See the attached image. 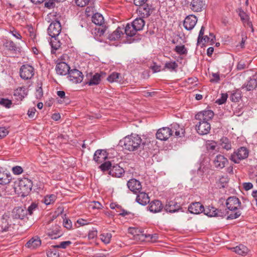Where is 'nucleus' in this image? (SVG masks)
Returning <instances> with one entry per match:
<instances>
[{"label": "nucleus", "mask_w": 257, "mask_h": 257, "mask_svg": "<svg viewBox=\"0 0 257 257\" xmlns=\"http://www.w3.org/2000/svg\"><path fill=\"white\" fill-rule=\"evenodd\" d=\"M123 143L124 148L130 151H134L141 148L144 145L142 140L139 135H131L127 136L120 141Z\"/></svg>", "instance_id": "f257e3e1"}, {"label": "nucleus", "mask_w": 257, "mask_h": 257, "mask_svg": "<svg viewBox=\"0 0 257 257\" xmlns=\"http://www.w3.org/2000/svg\"><path fill=\"white\" fill-rule=\"evenodd\" d=\"M248 156V150L245 147H241L231 154L230 159L234 163H239L241 160L246 159Z\"/></svg>", "instance_id": "f03ea898"}, {"label": "nucleus", "mask_w": 257, "mask_h": 257, "mask_svg": "<svg viewBox=\"0 0 257 257\" xmlns=\"http://www.w3.org/2000/svg\"><path fill=\"white\" fill-rule=\"evenodd\" d=\"M20 76L25 80L31 79L34 74V68L29 65H23L20 69Z\"/></svg>", "instance_id": "7ed1b4c3"}, {"label": "nucleus", "mask_w": 257, "mask_h": 257, "mask_svg": "<svg viewBox=\"0 0 257 257\" xmlns=\"http://www.w3.org/2000/svg\"><path fill=\"white\" fill-rule=\"evenodd\" d=\"M61 31V24L57 21L52 22L48 28V33L52 38L57 37L59 35Z\"/></svg>", "instance_id": "20e7f679"}, {"label": "nucleus", "mask_w": 257, "mask_h": 257, "mask_svg": "<svg viewBox=\"0 0 257 257\" xmlns=\"http://www.w3.org/2000/svg\"><path fill=\"white\" fill-rule=\"evenodd\" d=\"M210 128V124L207 121H198V122L196 124V130L197 133L201 135L208 134Z\"/></svg>", "instance_id": "39448f33"}, {"label": "nucleus", "mask_w": 257, "mask_h": 257, "mask_svg": "<svg viewBox=\"0 0 257 257\" xmlns=\"http://www.w3.org/2000/svg\"><path fill=\"white\" fill-rule=\"evenodd\" d=\"M241 203L238 198L235 196L229 197L226 202L227 208L231 211H235L240 207Z\"/></svg>", "instance_id": "423d86ee"}, {"label": "nucleus", "mask_w": 257, "mask_h": 257, "mask_svg": "<svg viewBox=\"0 0 257 257\" xmlns=\"http://www.w3.org/2000/svg\"><path fill=\"white\" fill-rule=\"evenodd\" d=\"M197 22V17L193 15H190L185 18L184 20L183 26L185 29L190 31L194 28Z\"/></svg>", "instance_id": "0eeeda50"}, {"label": "nucleus", "mask_w": 257, "mask_h": 257, "mask_svg": "<svg viewBox=\"0 0 257 257\" xmlns=\"http://www.w3.org/2000/svg\"><path fill=\"white\" fill-rule=\"evenodd\" d=\"M214 116V112L211 110H204L195 115V118L198 121H207L210 120Z\"/></svg>", "instance_id": "6e6552de"}, {"label": "nucleus", "mask_w": 257, "mask_h": 257, "mask_svg": "<svg viewBox=\"0 0 257 257\" xmlns=\"http://www.w3.org/2000/svg\"><path fill=\"white\" fill-rule=\"evenodd\" d=\"M19 187L22 193H28L32 189V183L31 180L24 178L19 181Z\"/></svg>", "instance_id": "1a4fd4ad"}, {"label": "nucleus", "mask_w": 257, "mask_h": 257, "mask_svg": "<svg viewBox=\"0 0 257 257\" xmlns=\"http://www.w3.org/2000/svg\"><path fill=\"white\" fill-rule=\"evenodd\" d=\"M127 186L129 189L134 193L140 192L142 189L141 183L136 179H131L128 181Z\"/></svg>", "instance_id": "9d476101"}, {"label": "nucleus", "mask_w": 257, "mask_h": 257, "mask_svg": "<svg viewBox=\"0 0 257 257\" xmlns=\"http://www.w3.org/2000/svg\"><path fill=\"white\" fill-rule=\"evenodd\" d=\"M82 206L83 207L87 208L90 212L93 213H95L102 207V204L98 201H85L83 202Z\"/></svg>", "instance_id": "9b49d317"}, {"label": "nucleus", "mask_w": 257, "mask_h": 257, "mask_svg": "<svg viewBox=\"0 0 257 257\" xmlns=\"http://www.w3.org/2000/svg\"><path fill=\"white\" fill-rule=\"evenodd\" d=\"M228 162L227 159L223 155L218 154L213 159V165L217 169L223 168Z\"/></svg>", "instance_id": "f8f14e48"}, {"label": "nucleus", "mask_w": 257, "mask_h": 257, "mask_svg": "<svg viewBox=\"0 0 257 257\" xmlns=\"http://www.w3.org/2000/svg\"><path fill=\"white\" fill-rule=\"evenodd\" d=\"M171 136V130L170 127H164L158 130L156 137L160 140H167Z\"/></svg>", "instance_id": "ddd939ff"}, {"label": "nucleus", "mask_w": 257, "mask_h": 257, "mask_svg": "<svg viewBox=\"0 0 257 257\" xmlns=\"http://www.w3.org/2000/svg\"><path fill=\"white\" fill-rule=\"evenodd\" d=\"M55 69L58 74L66 75L70 70V67L65 62H60L57 64Z\"/></svg>", "instance_id": "4468645a"}, {"label": "nucleus", "mask_w": 257, "mask_h": 257, "mask_svg": "<svg viewBox=\"0 0 257 257\" xmlns=\"http://www.w3.org/2000/svg\"><path fill=\"white\" fill-rule=\"evenodd\" d=\"M170 130H171V136L173 134L175 133V136L177 137H183L185 135V129L183 127H181L179 124L176 123H174L171 125Z\"/></svg>", "instance_id": "2eb2a0df"}, {"label": "nucleus", "mask_w": 257, "mask_h": 257, "mask_svg": "<svg viewBox=\"0 0 257 257\" xmlns=\"http://www.w3.org/2000/svg\"><path fill=\"white\" fill-rule=\"evenodd\" d=\"M69 80L73 83L77 84L80 80V71L76 68L70 69L68 73Z\"/></svg>", "instance_id": "dca6fc26"}, {"label": "nucleus", "mask_w": 257, "mask_h": 257, "mask_svg": "<svg viewBox=\"0 0 257 257\" xmlns=\"http://www.w3.org/2000/svg\"><path fill=\"white\" fill-rule=\"evenodd\" d=\"M27 214V209L22 207H16L12 212V216L15 219H23Z\"/></svg>", "instance_id": "f3484780"}, {"label": "nucleus", "mask_w": 257, "mask_h": 257, "mask_svg": "<svg viewBox=\"0 0 257 257\" xmlns=\"http://www.w3.org/2000/svg\"><path fill=\"white\" fill-rule=\"evenodd\" d=\"M107 158L106 152L103 150H97L94 155L93 159L98 163H102Z\"/></svg>", "instance_id": "a211bd4d"}, {"label": "nucleus", "mask_w": 257, "mask_h": 257, "mask_svg": "<svg viewBox=\"0 0 257 257\" xmlns=\"http://www.w3.org/2000/svg\"><path fill=\"white\" fill-rule=\"evenodd\" d=\"M204 206L200 202L192 203L188 207L189 211L193 214H199L203 212Z\"/></svg>", "instance_id": "6ab92c4d"}, {"label": "nucleus", "mask_w": 257, "mask_h": 257, "mask_svg": "<svg viewBox=\"0 0 257 257\" xmlns=\"http://www.w3.org/2000/svg\"><path fill=\"white\" fill-rule=\"evenodd\" d=\"M180 206L175 201H168L165 206V210L167 212L174 213L178 211Z\"/></svg>", "instance_id": "aec40b11"}, {"label": "nucleus", "mask_w": 257, "mask_h": 257, "mask_svg": "<svg viewBox=\"0 0 257 257\" xmlns=\"http://www.w3.org/2000/svg\"><path fill=\"white\" fill-rule=\"evenodd\" d=\"M149 207L151 212L157 213L162 210L163 206L160 201L155 200L150 203Z\"/></svg>", "instance_id": "412c9836"}, {"label": "nucleus", "mask_w": 257, "mask_h": 257, "mask_svg": "<svg viewBox=\"0 0 257 257\" xmlns=\"http://www.w3.org/2000/svg\"><path fill=\"white\" fill-rule=\"evenodd\" d=\"M229 249L235 252L236 254L242 256L247 255L249 251L247 247L243 244H239L236 247H231Z\"/></svg>", "instance_id": "4be33fe9"}, {"label": "nucleus", "mask_w": 257, "mask_h": 257, "mask_svg": "<svg viewBox=\"0 0 257 257\" xmlns=\"http://www.w3.org/2000/svg\"><path fill=\"white\" fill-rule=\"evenodd\" d=\"M124 173V170L119 165L113 166L109 170V174L113 177L119 178Z\"/></svg>", "instance_id": "5701e85b"}, {"label": "nucleus", "mask_w": 257, "mask_h": 257, "mask_svg": "<svg viewBox=\"0 0 257 257\" xmlns=\"http://www.w3.org/2000/svg\"><path fill=\"white\" fill-rule=\"evenodd\" d=\"M41 244V239L38 237H33L26 244V246L30 249H35Z\"/></svg>", "instance_id": "b1692460"}, {"label": "nucleus", "mask_w": 257, "mask_h": 257, "mask_svg": "<svg viewBox=\"0 0 257 257\" xmlns=\"http://www.w3.org/2000/svg\"><path fill=\"white\" fill-rule=\"evenodd\" d=\"M60 227L57 225H55L50 229L48 232V235L51 237L52 239H56L60 237L62 235V233L60 230Z\"/></svg>", "instance_id": "393cba45"}, {"label": "nucleus", "mask_w": 257, "mask_h": 257, "mask_svg": "<svg viewBox=\"0 0 257 257\" xmlns=\"http://www.w3.org/2000/svg\"><path fill=\"white\" fill-rule=\"evenodd\" d=\"M204 5L203 0H192L190 6L192 11L198 12L202 10Z\"/></svg>", "instance_id": "a878e982"}, {"label": "nucleus", "mask_w": 257, "mask_h": 257, "mask_svg": "<svg viewBox=\"0 0 257 257\" xmlns=\"http://www.w3.org/2000/svg\"><path fill=\"white\" fill-rule=\"evenodd\" d=\"M136 198V201L142 205H146L150 202V197L145 192H139Z\"/></svg>", "instance_id": "bb28decb"}, {"label": "nucleus", "mask_w": 257, "mask_h": 257, "mask_svg": "<svg viewBox=\"0 0 257 257\" xmlns=\"http://www.w3.org/2000/svg\"><path fill=\"white\" fill-rule=\"evenodd\" d=\"M27 95V90L25 86L18 88L14 91V96L17 97L18 100H22Z\"/></svg>", "instance_id": "cd10ccee"}, {"label": "nucleus", "mask_w": 257, "mask_h": 257, "mask_svg": "<svg viewBox=\"0 0 257 257\" xmlns=\"http://www.w3.org/2000/svg\"><path fill=\"white\" fill-rule=\"evenodd\" d=\"M9 218V217L6 214H4L2 216L0 223V226L1 227L2 231H7L8 230L10 226Z\"/></svg>", "instance_id": "c85d7f7f"}, {"label": "nucleus", "mask_w": 257, "mask_h": 257, "mask_svg": "<svg viewBox=\"0 0 257 257\" xmlns=\"http://www.w3.org/2000/svg\"><path fill=\"white\" fill-rule=\"evenodd\" d=\"M145 21L142 18H137L131 24L136 31H139L143 29L145 26Z\"/></svg>", "instance_id": "c756f323"}, {"label": "nucleus", "mask_w": 257, "mask_h": 257, "mask_svg": "<svg viewBox=\"0 0 257 257\" xmlns=\"http://www.w3.org/2000/svg\"><path fill=\"white\" fill-rule=\"evenodd\" d=\"M92 22L96 25L102 26L104 24V18L102 15L96 13L91 17Z\"/></svg>", "instance_id": "7c9ffc66"}, {"label": "nucleus", "mask_w": 257, "mask_h": 257, "mask_svg": "<svg viewBox=\"0 0 257 257\" xmlns=\"http://www.w3.org/2000/svg\"><path fill=\"white\" fill-rule=\"evenodd\" d=\"M257 86V82L255 79H250L246 84L242 86V89L246 91L253 90Z\"/></svg>", "instance_id": "2f4dec72"}, {"label": "nucleus", "mask_w": 257, "mask_h": 257, "mask_svg": "<svg viewBox=\"0 0 257 257\" xmlns=\"http://www.w3.org/2000/svg\"><path fill=\"white\" fill-rule=\"evenodd\" d=\"M11 180V176L7 173L0 171V184H8Z\"/></svg>", "instance_id": "473e14b6"}, {"label": "nucleus", "mask_w": 257, "mask_h": 257, "mask_svg": "<svg viewBox=\"0 0 257 257\" xmlns=\"http://www.w3.org/2000/svg\"><path fill=\"white\" fill-rule=\"evenodd\" d=\"M139 12L143 15L144 17H148L151 14V8L148 4H144L140 6Z\"/></svg>", "instance_id": "72a5a7b5"}, {"label": "nucleus", "mask_w": 257, "mask_h": 257, "mask_svg": "<svg viewBox=\"0 0 257 257\" xmlns=\"http://www.w3.org/2000/svg\"><path fill=\"white\" fill-rule=\"evenodd\" d=\"M100 78L101 75L100 74L95 73L89 81L86 82V84H88V85L90 86L93 85H97L100 82Z\"/></svg>", "instance_id": "f704fd0d"}, {"label": "nucleus", "mask_w": 257, "mask_h": 257, "mask_svg": "<svg viewBox=\"0 0 257 257\" xmlns=\"http://www.w3.org/2000/svg\"><path fill=\"white\" fill-rule=\"evenodd\" d=\"M219 144L222 148L229 150L231 149L230 141L227 138H222L220 139Z\"/></svg>", "instance_id": "c9c22d12"}, {"label": "nucleus", "mask_w": 257, "mask_h": 257, "mask_svg": "<svg viewBox=\"0 0 257 257\" xmlns=\"http://www.w3.org/2000/svg\"><path fill=\"white\" fill-rule=\"evenodd\" d=\"M203 212L204 213L208 216H214L217 215V210L212 206H208L206 208L204 207V210Z\"/></svg>", "instance_id": "e433bc0d"}, {"label": "nucleus", "mask_w": 257, "mask_h": 257, "mask_svg": "<svg viewBox=\"0 0 257 257\" xmlns=\"http://www.w3.org/2000/svg\"><path fill=\"white\" fill-rule=\"evenodd\" d=\"M124 32L125 34L130 37L134 36L137 31L132 24H127L124 28Z\"/></svg>", "instance_id": "4c0bfd02"}, {"label": "nucleus", "mask_w": 257, "mask_h": 257, "mask_svg": "<svg viewBox=\"0 0 257 257\" xmlns=\"http://www.w3.org/2000/svg\"><path fill=\"white\" fill-rule=\"evenodd\" d=\"M52 38L53 39L51 40L50 44L53 49L52 53H54V50H57L60 47L61 43L56 37H52Z\"/></svg>", "instance_id": "58836bf2"}, {"label": "nucleus", "mask_w": 257, "mask_h": 257, "mask_svg": "<svg viewBox=\"0 0 257 257\" xmlns=\"http://www.w3.org/2000/svg\"><path fill=\"white\" fill-rule=\"evenodd\" d=\"M99 237L100 239L105 244H108L110 241L112 235L110 233H103L99 235Z\"/></svg>", "instance_id": "ea45409f"}, {"label": "nucleus", "mask_w": 257, "mask_h": 257, "mask_svg": "<svg viewBox=\"0 0 257 257\" xmlns=\"http://www.w3.org/2000/svg\"><path fill=\"white\" fill-rule=\"evenodd\" d=\"M123 28L118 27L115 31H114L110 35V38L111 39L116 40L119 38L121 35L123 34L122 30Z\"/></svg>", "instance_id": "a19ab883"}, {"label": "nucleus", "mask_w": 257, "mask_h": 257, "mask_svg": "<svg viewBox=\"0 0 257 257\" xmlns=\"http://www.w3.org/2000/svg\"><path fill=\"white\" fill-rule=\"evenodd\" d=\"M4 45L7 50L11 51H15L17 49L16 45L11 40H7Z\"/></svg>", "instance_id": "79ce46f5"}, {"label": "nucleus", "mask_w": 257, "mask_h": 257, "mask_svg": "<svg viewBox=\"0 0 257 257\" xmlns=\"http://www.w3.org/2000/svg\"><path fill=\"white\" fill-rule=\"evenodd\" d=\"M178 67V64L175 61L166 62L165 65V68L170 71H176V69Z\"/></svg>", "instance_id": "37998d69"}, {"label": "nucleus", "mask_w": 257, "mask_h": 257, "mask_svg": "<svg viewBox=\"0 0 257 257\" xmlns=\"http://www.w3.org/2000/svg\"><path fill=\"white\" fill-rule=\"evenodd\" d=\"M56 199V196L54 194L47 195L44 200V202L47 205L53 203Z\"/></svg>", "instance_id": "c03bdc74"}, {"label": "nucleus", "mask_w": 257, "mask_h": 257, "mask_svg": "<svg viewBox=\"0 0 257 257\" xmlns=\"http://www.w3.org/2000/svg\"><path fill=\"white\" fill-rule=\"evenodd\" d=\"M175 51L180 55L186 54L187 51L184 45L176 46L175 48Z\"/></svg>", "instance_id": "a18cd8bd"}, {"label": "nucleus", "mask_w": 257, "mask_h": 257, "mask_svg": "<svg viewBox=\"0 0 257 257\" xmlns=\"http://www.w3.org/2000/svg\"><path fill=\"white\" fill-rule=\"evenodd\" d=\"M217 147V143L213 141H208L206 143V147L208 150H215Z\"/></svg>", "instance_id": "49530a36"}, {"label": "nucleus", "mask_w": 257, "mask_h": 257, "mask_svg": "<svg viewBox=\"0 0 257 257\" xmlns=\"http://www.w3.org/2000/svg\"><path fill=\"white\" fill-rule=\"evenodd\" d=\"M119 74L118 73H112L107 78V80L110 82L117 81L119 78Z\"/></svg>", "instance_id": "de8ad7c7"}, {"label": "nucleus", "mask_w": 257, "mask_h": 257, "mask_svg": "<svg viewBox=\"0 0 257 257\" xmlns=\"http://www.w3.org/2000/svg\"><path fill=\"white\" fill-rule=\"evenodd\" d=\"M53 249H50L47 253L48 257H59L58 251L53 246Z\"/></svg>", "instance_id": "09e8293b"}, {"label": "nucleus", "mask_w": 257, "mask_h": 257, "mask_svg": "<svg viewBox=\"0 0 257 257\" xmlns=\"http://www.w3.org/2000/svg\"><path fill=\"white\" fill-rule=\"evenodd\" d=\"M94 7L90 6L87 7L85 11V15L86 17H92L93 15H94Z\"/></svg>", "instance_id": "8fccbe9b"}, {"label": "nucleus", "mask_w": 257, "mask_h": 257, "mask_svg": "<svg viewBox=\"0 0 257 257\" xmlns=\"http://www.w3.org/2000/svg\"><path fill=\"white\" fill-rule=\"evenodd\" d=\"M205 28L202 26L201 30L199 32V36L197 39V45H200L203 42V36H204Z\"/></svg>", "instance_id": "3c124183"}, {"label": "nucleus", "mask_w": 257, "mask_h": 257, "mask_svg": "<svg viewBox=\"0 0 257 257\" xmlns=\"http://www.w3.org/2000/svg\"><path fill=\"white\" fill-rule=\"evenodd\" d=\"M0 104L7 108H10L12 104V101L8 99L2 98L0 100Z\"/></svg>", "instance_id": "603ef678"}, {"label": "nucleus", "mask_w": 257, "mask_h": 257, "mask_svg": "<svg viewBox=\"0 0 257 257\" xmlns=\"http://www.w3.org/2000/svg\"><path fill=\"white\" fill-rule=\"evenodd\" d=\"M227 97H228V95H227V93L221 94V98L218 99L216 101V103H218V104H223L224 103H225L226 102Z\"/></svg>", "instance_id": "864d4df0"}, {"label": "nucleus", "mask_w": 257, "mask_h": 257, "mask_svg": "<svg viewBox=\"0 0 257 257\" xmlns=\"http://www.w3.org/2000/svg\"><path fill=\"white\" fill-rule=\"evenodd\" d=\"M111 165L110 162H104L100 166V169L103 171L108 170L109 169L110 170L111 168Z\"/></svg>", "instance_id": "5fc2aeb1"}, {"label": "nucleus", "mask_w": 257, "mask_h": 257, "mask_svg": "<svg viewBox=\"0 0 257 257\" xmlns=\"http://www.w3.org/2000/svg\"><path fill=\"white\" fill-rule=\"evenodd\" d=\"M71 244V242L70 241H62L60 243V244L56 245V246H53V247L65 248L68 246L70 245Z\"/></svg>", "instance_id": "6e6d98bb"}, {"label": "nucleus", "mask_w": 257, "mask_h": 257, "mask_svg": "<svg viewBox=\"0 0 257 257\" xmlns=\"http://www.w3.org/2000/svg\"><path fill=\"white\" fill-rule=\"evenodd\" d=\"M9 133L8 130L5 127H0V139L5 137Z\"/></svg>", "instance_id": "4d7b16f0"}, {"label": "nucleus", "mask_w": 257, "mask_h": 257, "mask_svg": "<svg viewBox=\"0 0 257 257\" xmlns=\"http://www.w3.org/2000/svg\"><path fill=\"white\" fill-rule=\"evenodd\" d=\"M23 171L22 168L20 166H16L13 168V172L15 174H21Z\"/></svg>", "instance_id": "13d9d810"}, {"label": "nucleus", "mask_w": 257, "mask_h": 257, "mask_svg": "<svg viewBox=\"0 0 257 257\" xmlns=\"http://www.w3.org/2000/svg\"><path fill=\"white\" fill-rule=\"evenodd\" d=\"M37 207V205L36 203H33L27 210V213L28 212L30 215H32L33 210H35Z\"/></svg>", "instance_id": "bf43d9fd"}, {"label": "nucleus", "mask_w": 257, "mask_h": 257, "mask_svg": "<svg viewBox=\"0 0 257 257\" xmlns=\"http://www.w3.org/2000/svg\"><path fill=\"white\" fill-rule=\"evenodd\" d=\"M242 186L244 190L246 191H248L253 188V184L250 182L243 183Z\"/></svg>", "instance_id": "052dcab7"}, {"label": "nucleus", "mask_w": 257, "mask_h": 257, "mask_svg": "<svg viewBox=\"0 0 257 257\" xmlns=\"http://www.w3.org/2000/svg\"><path fill=\"white\" fill-rule=\"evenodd\" d=\"M63 224L64 226L68 229L72 227V223L68 219H64Z\"/></svg>", "instance_id": "680f3d73"}, {"label": "nucleus", "mask_w": 257, "mask_h": 257, "mask_svg": "<svg viewBox=\"0 0 257 257\" xmlns=\"http://www.w3.org/2000/svg\"><path fill=\"white\" fill-rule=\"evenodd\" d=\"M36 110V108L34 107L30 108L28 111V115L29 117L30 118H33L35 116Z\"/></svg>", "instance_id": "e2e57ef3"}, {"label": "nucleus", "mask_w": 257, "mask_h": 257, "mask_svg": "<svg viewBox=\"0 0 257 257\" xmlns=\"http://www.w3.org/2000/svg\"><path fill=\"white\" fill-rule=\"evenodd\" d=\"M83 142V144L82 145V148H88L89 147V146L91 144V143L93 142V140H85Z\"/></svg>", "instance_id": "0e129e2a"}, {"label": "nucleus", "mask_w": 257, "mask_h": 257, "mask_svg": "<svg viewBox=\"0 0 257 257\" xmlns=\"http://www.w3.org/2000/svg\"><path fill=\"white\" fill-rule=\"evenodd\" d=\"M239 16L242 21H246L248 19V16L243 11H240L239 13Z\"/></svg>", "instance_id": "69168bd1"}, {"label": "nucleus", "mask_w": 257, "mask_h": 257, "mask_svg": "<svg viewBox=\"0 0 257 257\" xmlns=\"http://www.w3.org/2000/svg\"><path fill=\"white\" fill-rule=\"evenodd\" d=\"M97 235V231L95 230H92L89 232L88 234V238L89 239H93Z\"/></svg>", "instance_id": "338daca9"}, {"label": "nucleus", "mask_w": 257, "mask_h": 257, "mask_svg": "<svg viewBox=\"0 0 257 257\" xmlns=\"http://www.w3.org/2000/svg\"><path fill=\"white\" fill-rule=\"evenodd\" d=\"M45 6L49 9H51L54 7L55 3L52 1H49L45 3Z\"/></svg>", "instance_id": "774afa93"}]
</instances>
